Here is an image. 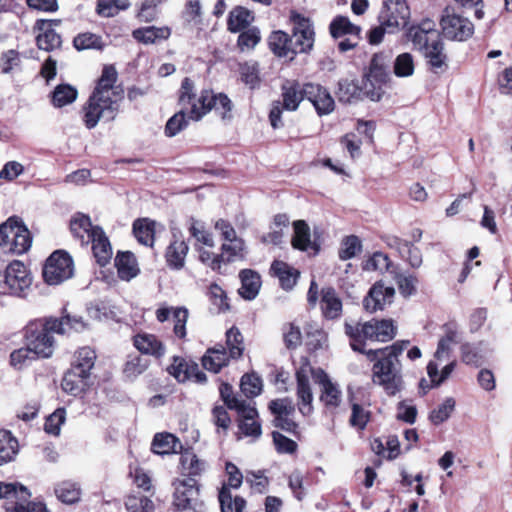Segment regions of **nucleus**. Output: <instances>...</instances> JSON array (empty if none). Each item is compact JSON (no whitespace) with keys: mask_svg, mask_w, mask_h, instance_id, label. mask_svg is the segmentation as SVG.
Returning a JSON list of instances; mask_svg holds the SVG:
<instances>
[{"mask_svg":"<svg viewBox=\"0 0 512 512\" xmlns=\"http://www.w3.org/2000/svg\"><path fill=\"white\" fill-rule=\"evenodd\" d=\"M88 324L81 316L65 314L60 318L49 317L30 321L24 328L26 352H45L55 348L52 333L60 335L83 332Z\"/></svg>","mask_w":512,"mask_h":512,"instance_id":"obj_1","label":"nucleus"},{"mask_svg":"<svg viewBox=\"0 0 512 512\" xmlns=\"http://www.w3.org/2000/svg\"><path fill=\"white\" fill-rule=\"evenodd\" d=\"M96 354L88 356L86 354L82 357L79 354L78 358L71 363V367L64 374L61 388L62 390L72 396H79L88 388V379L90 372L94 367Z\"/></svg>","mask_w":512,"mask_h":512,"instance_id":"obj_2","label":"nucleus"},{"mask_svg":"<svg viewBox=\"0 0 512 512\" xmlns=\"http://www.w3.org/2000/svg\"><path fill=\"white\" fill-rule=\"evenodd\" d=\"M211 91L202 90L196 93L194 82L186 77L179 90V103L187 111L190 120L199 121L210 112Z\"/></svg>","mask_w":512,"mask_h":512,"instance_id":"obj_3","label":"nucleus"},{"mask_svg":"<svg viewBox=\"0 0 512 512\" xmlns=\"http://www.w3.org/2000/svg\"><path fill=\"white\" fill-rule=\"evenodd\" d=\"M32 238L23 221L12 216L2 223V252L23 254L29 250Z\"/></svg>","mask_w":512,"mask_h":512,"instance_id":"obj_4","label":"nucleus"},{"mask_svg":"<svg viewBox=\"0 0 512 512\" xmlns=\"http://www.w3.org/2000/svg\"><path fill=\"white\" fill-rule=\"evenodd\" d=\"M121 100L109 96L92 93L83 108V121L88 129L94 128L99 121H112L119 111Z\"/></svg>","mask_w":512,"mask_h":512,"instance_id":"obj_5","label":"nucleus"},{"mask_svg":"<svg viewBox=\"0 0 512 512\" xmlns=\"http://www.w3.org/2000/svg\"><path fill=\"white\" fill-rule=\"evenodd\" d=\"M373 365V381L381 385L389 396L396 395L402 388L397 356L399 354H383Z\"/></svg>","mask_w":512,"mask_h":512,"instance_id":"obj_6","label":"nucleus"},{"mask_svg":"<svg viewBox=\"0 0 512 512\" xmlns=\"http://www.w3.org/2000/svg\"><path fill=\"white\" fill-rule=\"evenodd\" d=\"M390 56L384 53L375 54L371 60L369 70L365 74L364 89L369 98L379 101L384 93L383 86L389 80Z\"/></svg>","mask_w":512,"mask_h":512,"instance_id":"obj_7","label":"nucleus"},{"mask_svg":"<svg viewBox=\"0 0 512 512\" xmlns=\"http://www.w3.org/2000/svg\"><path fill=\"white\" fill-rule=\"evenodd\" d=\"M74 274L72 257L63 250L53 252L43 268L44 281L49 285H59L70 279Z\"/></svg>","mask_w":512,"mask_h":512,"instance_id":"obj_8","label":"nucleus"},{"mask_svg":"<svg viewBox=\"0 0 512 512\" xmlns=\"http://www.w3.org/2000/svg\"><path fill=\"white\" fill-rule=\"evenodd\" d=\"M32 284L28 268L19 260L11 262L5 269L2 293L23 298Z\"/></svg>","mask_w":512,"mask_h":512,"instance_id":"obj_9","label":"nucleus"},{"mask_svg":"<svg viewBox=\"0 0 512 512\" xmlns=\"http://www.w3.org/2000/svg\"><path fill=\"white\" fill-rule=\"evenodd\" d=\"M442 34L454 41H466L474 33V25L467 18L446 8L440 20Z\"/></svg>","mask_w":512,"mask_h":512,"instance_id":"obj_10","label":"nucleus"},{"mask_svg":"<svg viewBox=\"0 0 512 512\" xmlns=\"http://www.w3.org/2000/svg\"><path fill=\"white\" fill-rule=\"evenodd\" d=\"M410 18V9L405 0H387L379 13V22L386 26L388 33L404 28Z\"/></svg>","mask_w":512,"mask_h":512,"instance_id":"obj_11","label":"nucleus"},{"mask_svg":"<svg viewBox=\"0 0 512 512\" xmlns=\"http://www.w3.org/2000/svg\"><path fill=\"white\" fill-rule=\"evenodd\" d=\"M290 19L293 24L290 41L294 58L296 54L307 53L313 48L315 33L313 25L308 18L293 13Z\"/></svg>","mask_w":512,"mask_h":512,"instance_id":"obj_12","label":"nucleus"},{"mask_svg":"<svg viewBox=\"0 0 512 512\" xmlns=\"http://www.w3.org/2000/svg\"><path fill=\"white\" fill-rule=\"evenodd\" d=\"M167 370L180 383L194 381L204 384L207 382L206 374L199 369L198 364L183 356L174 355L173 362Z\"/></svg>","mask_w":512,"mask_h":512,"instance_id":"obj_13","label":"nucleus"},{"mask_svg":"<svg viewBox=\"0 0 512 512\" xmlns=\"http://www.w3.org/2000/svg\"><path fill=\"white\" fill-rule=\"evenodd\" d=\"M314 381L320 385V402L328 410H336L342 402V392L339 386L332 382L328 374L321 368L312 369Z\"/></svg>","mask_w":512,"mask_h":512,"instance_id":"obj_14","label":"nucleus"},{"mask_svg":"<svg viewBox=\"0 0 512 512\" xmlns=\"http://www.w3.org/2000/svg\"><path fill=\"white\" fill-rule=\"evenodd\" d=\"M173 504L178 510L194 508L199 496V485L194 478L176 480L174 483Z\"/></svg>","mask_w":512,"mask_h":512,"instance_id":"obj_15","label":"nucleus"},{"mask_svg":"<svg viewBox=\"0 0 512 512\" xmlns=\"http://www.w3.org/2000/svg\"><path fill=\"white\" fill-rule=\"evenodd\" d=\"M305 98L310 101L319 116L330 114L335 102L329 91L319 84L307 83L303 86Z\"/></svg>","mask_w":512,"mask_h":512,"instance_id":"obj_16","label":"nucleus"},{"mask_svg":"<svg viewBox=\"0 0 512 512\" xmlns=\"http://www.w3.org/2000/svg\"><path fill=\"white\" fill-rule=\"evenodd\" d=\"M394 296L395 289L393 287L385 286L382 282H376L364 298L363 304L368 312L374 313L390 305L394 300Z\"/></svg>","mask_w":512,"mask_h":512,"instance_id":"obj_17","label":"nucleus"},{"mask_svg":"<svg viewBox=\"0 0 512 512\" xmlns=\"http://www.w3.org/2000/svg\"><path fill=\"white\" fill-rule=\"evenodd\" d=\"M408 38L416 48L424 51L428 46L440 39V34L432 20H424L418 26H413L409 29Z\"/></svg>","mask_w":512,"mask_h":512,"instance_id":"obj_18","label":"nucleus"},{"mask_svg":"<svg viewBox=\"0 0 512 512\" xmlns=\"http://www.w3.org/2000/svg\"><path fill=\"white\" fill-rule=\"evenodd\" d=\"M375 319L365 323H345V333L350 338L351 347L355 352H363L361 349L362 342L365 340H375Z\"/></svg>","mask_w":512,"mask_h":512,"instance_id":"obj_19","label":"nucleus"},{"mask_svg":"<svg viewBox=\"0 0 512 512\" xmlns=\"http://www.w3.org/2000/svg\"><path fill=\"white\" fill-rule=\"evenodd\" d=\"M237 414L240 432L247 437L259 438L262 434V425L256 407L247 404L237 411Z\"/></svg>","mask_w":512,"mask_h":512,"instance_id":"obj_20","label":"nucleus"},{"mask_svg":"<svg viewBox=\"0 0 512 512\" xmlns=\"http://www.w3.org/2000/svg\"><path fill=\"white\" fill-rule=\"evenodd\" d=\"M37 31L36 42L41 50L52 51L61 45V37L52 27L48 20H37L34 26Z\"/></svg>","mask_w":512,"mask_h":512,"instance_id":"obj_21","label":"nucleus"},{"mask_svg":"<svg viewBox=\"0 0 512 512\" xmlns=\"http://www.w3.org/2000/svg\"><path fill=\"white\" fill-rule=\"evenodd\" d=\"M92 244L93 255L100 266H105L110 262L113 255L111 243L101 227H97L92 233Z\"/></svg>","mask_w":512,"mask_h":512,"instance_id":"obj_22","label":"nucleus"},{"mask_svg":"<svg viewBox=\"0 0 512 512\" xmlns=\"http://www.w3.org/2000/svg\"><path fill=\"white\" fill-rule=\"evenodd\" d=\"M297 391L299 411L304 416H308L313 411V394L310 387L309 377L303 370L296 372Z\"/></svg>","mask_w":512,"mask_h":512,"instance_id":"obj_23","label":"nucleus"},{"mask_svg":"<svg viewBox=\"0 0 512 512\" xmlns=\"http://www.w3.org/2000/svg\"><path fill=\"white\" fill-rule=\"evenodd\" d=\"M189 247L186 242L173 233V240L166 249L165 258L168 266L172 269L179 270L185 264V258Z\"/></svg>","mask_w":512,"mask_h":512,"instance_id":"obj_24","label":"nucleus"},{"mask_svg":"<svg viewBox=\"0 0 512 512\" xmlns=\"http://www.w3.org/2000/svg\"><path fill=\"white\" fill-rule=\"evenodd\" d=\"M98 226H93L89 216L77 213L70 220V231L75 239L80 241L81 245H88L92 239V232Z\"/></svg>","mask_w":512,"mask_h":512,"instance_id":"obj_25","label":"nucleus"},{"mask_svg":"<svg viewBox=\"0 0 512 512\" xmlns=\"http://www.w3.org/2000/svg\"><path fill=\"white\" fill-rule=\"evenodd\" d=\"M117 71L113 66H105L94 93L122 100V90L115 86Z\"/></svg>","mask_w":512,"mask_h":512,"instance_id":"obj_26","label":"nucleus"},{"mask_svg":"<svg viewBox=\"0 0 512 512\" xmlns=\"http://www.w3.org/2000/svg\"><path fill=\"white\" fill-rule=\"evenodd\" d=\"M182 449L180 440L169 432L156 433L151 443V451L162 456L178 453Z\"/></svg>","mask_w":512,"mask_h":512,"instance_id":"obj_27","label":"nucleus"},{"mask_svg":"<svg viewBox=\"0 0 512 512\" xmlns=\"http://www.w3.org/2000/svg\"><path fill=\"white\" fill-rule=\"evenodd\" d=\"M31 498L29 489L19 482H2V499L5 501L4 508L16 506L17 503H25Z\"/></svg>","mask_w":512,"mask_h":512,"instance_id":"obj_28","label":"nucleus"},{"mask_svg":"<svg viewBox=\"0 0 512 512\" xmlns=\"http://www.w3.org/2000/svg\"><path fill=\"white\" fill-rule=\"evenodd\" d=\"M179 464L182 474L188 478L200 476L206 469V462L199 459L191 448L180 451Z\"/></svg>","mask_w":512,"mask_h":512,"instance_id":"obj_29","label":"nucleus"},{"mask_svg":"<svg viewBox=\"0 0 512 512\" xmlns=\"http://www.w3.org/2000/svg\"><path fill=\"white\" fill-rule=\"evenodd\" d=\"M241 280V287L238 292L239 295L245 300H253L259 294L261 288L260 275L251 269H244L239 274Z\"/></svg>","mask_w":512,"mask_h":512,"instance_id":"obj_30","label":"nucleus"},{"mask_svg":"<svg viewBox=\"0 0 512 512\" xmlns=\"http://www.w3.org/2000/svg\"><path fill=\"white\" fill-rule=\"evenodd\" d=\"M115 266L119 278L124 281H130L140 272L137 260L131 252H119L115 257Z\"/></svg>","mask_w":512,"mask_h":512,"instance_id":"obj_31","label":"nucleus"},{"mask_svg":"<svg viewBox=\"0 0 512 512\" xmlns=\"http://www.w3.org/2000/svg\"><path fill=\"white\" fill-rule=\"evenodd\" d=\"M171 34L168 27L148 26L138 28L132 32V36L138 42L143 44H155L159 41L166 40Z\"/></svg>","mask_w":512,"mask_h":512,"instance_id":"obj_32","label":"nucleus"},{"mask_svg":"<svg viewBox=\"0 0 512 512\" xmlns=\"http://www.w3.org/2000/svg\"><path fill=\"white\" fill-rule=\"evenodd\" d=\"M321 310L326 319H337L342 313V302L332 288L322 290Z\"/></svg>","mask_w":512,"mask_h":512,"instance_id":"obj_33","label":"nucleus"},{"mask_svg":"<svg viewBox=\"0 0 512 512\" xmlns=\"http://www.w3.org/2000/svg\"><path fill=\"white\" fill-rule=\"evenodd\" d=\"M269 47L271 51L278 57L293 59V50L291 46L290 36L283 31H274L269 36Z\"/></svg>","mask_w":512,"mask_h":512,"instance_id":"obj_34","label":"nucleus"},{"mask_svg":"<svg viewBox=\"0 0 512 512\" xmlns=\"http://www.w3.org/2000/svg\"><path fill=\"white\" fill-rule=\"evenodd\" d=\"M431 69L438 73L443 71L446 67L447 56L444 53V46L441 38L437 42L432 43L428 48L422 51Z\"/></svg>","mask_w":512,"mask_h":512,"instance_id":"obj_35","label":"nucleus"},{"mask_svg":"<svg viewBox=\"0 0 512 512\" xmlns=\"http://www.w3.org/2000/svg\"><path fill=\"white\" fill-rule=\"evenodd\" d=\"M221 512H244L246 500L241 496H232L228 486H222L218 493Z\"/></svg>","mask_w":512,"mask_h":512,"instance_id":"obj_36","label":"nucleus"},{"mask_svg":"<svg viewBox=\"0 0 512 512\" xmlns=\"http://www.w3.org/2000/svg\"><path fill=\"white\" fill-rule=\"evenodd\" d=\"M271 271L279 279L282 288L289 290L296 284L298 271L283 261H274Z\"/></svg>","mask_w":512,"mask_h":512,"instance_id":"obj_37","label":"nucleus"},{"mask_svg":"<svg viewBox=\"0 0 512 512\" xmlns=\"http://www.w3.org/2000/svg\"><path fill=\"white\" fill-rule=\"evenodd\" d=\"M157 223L149 219H139L133 224V233L139 243L152 246L156 233Z\"/></svg>","mask_w":512,"mask_h":512,"instance_id":"obj_38","label":"nucleus"},{"mask_svg":"<svg viewBox=\"0 0 512 512\" xmlns=\"http://www.w3.org/2000/svg\"><path fill=\"white\" fill-rule=\"evenodd\" d=\"M283 102H281L284 109L288 111H295L300 102L305 98L303 88L298 84L284 85L282 88Z\"/></svg>","mask_w":512,"mask_h":512,"instance_id":"obj_39","label":"nucleus"},{"mask_svg":"<svg viewBox=\"0 0 512 512\" xmlns=\"http://www.w3.org/2000/svg\"><path fill=\"white\" fill-rule=\"evenodd\" d=\"M330 33L334 38L345 35L357 38L360 33V27L351 23L347 17L338 16L330 24Z\"/></svg>","mask_w":512,"mask_h":512,"instance_id":"obj_40","label":"nucleus"},{"mask_svg":"<svg viewBox=\"0 0 512 512\" xmlns=\"http://www.w3.org/2000/svg\"><path fill=\"white\" fill-rule=\"evenodd\" d=\"M306 344L313 352L327 349L328 337L326 332L317 325H308L306 328Z\"/></svg>","mask_w":512,"mask_h":512,"instance_id":"obj_41","label":"nucleus"},{"mask_svg":"<svg viewBox=\"0 0 512 512\" xmlns=\"http://www.w3.org/2000/svg\"><path fill=\"white\" fill-rule=\"evenodd\" d=\"M73 45L76 50L83 51L88 49L103 50L105 43L102 37L98 34L91 32H84L78 34L73 39Z\"/></svg>","mask_w":512,"mask_h":512,"instance_id":"obj_42","label":"nucleus"},{"mask_svg":"<svg viewBox=\"0 0 512 512\" xmlns=\"http://www.w3.org/2000/svg\"><path fill=\"white\" fill-rule=\"evenodd\" d=\"M253 20L251 12L243 7L234 8L228 19V29L231 32H238L245 29Z\"/></svg>","mask_w":512,"mask_h":512,"instance_id":"obj_43","label":"nucleus"},{"mask_svg":"<svg viewBox=\"0 0 512 512\" xmlns=\"http://www.w3.org/2000/svg\"><path fill=\"white\" fill-rule=\"evenodd\" d=\"M239 73L242 82L250 89H255L260 85L259 66L255 61L245 62L239 65Z\"/></svg>","mask_w":512,"mask_h":512,"instance_id":"obj_44","label":"nucleus"},{"mask_svg":"<svg viewBox=\"0 0 512 512\" xmlns=\"http://www.w3.org/2000/svg\"><path fill=\"white\" fill-rule=\"evenodd\" d=\"M294 237L292 239V246L295 249L305 251L311 244L310 229L304 220H297L293 223Z\"/></svg>","mask_w":512,"mask_h":512,"instance_id":"obj_45","label":"nucleus"},{"mask_svg":"<svg viewBox=\"0 0 512 512\" xmlns=\"http://www.w3.org/2000/svg\"><path fill=\"white\" fill-rule=\"evenodd\" d=\"M77 90L68 84L58 85L52 93V103L55 107H63L74 102Z\"/></svg>","mask_w":512,"mask_h":512,"instance_id":"obj_46","label":"nucleus"},{"mask_svg":"<svg viewBox=\"0 0 512 512\" xmlns=\"http://www.w3.org/2000/svg\"><path fill=\"white\" fill-rule=\"evenodd\" d=\"M223 262H233L244 257L245 243L243 239L225 241L221 246Z\"/></svg>","mask_w":512,"mask_h":512,"instance_id":"obj_47","label":"nucleus"},{"mask_svg":"<svg viewBox=\"0 0 512 512\" xmlns=\"http://www.w3.org/2000/svg\"><path fill=\"white\" fill-rule=\"evenodd\" d=\"M455 409V400L452 397L446 398L443 403L438 405L429 413L430 422L438 426L445 422Z\"/></svg>","mask_w":512,"mask_h":512,"instance_id":"obj_48","label":"nucleus"},{"mask_svg":"<svg viewBox=\"0 0 512 512\" xmlns=\"http://www.w3.org/2000/svg\"><path fill=\"white\" fill-rule=\"evenodd\" d=\"M66 421V409L64 407L57 408L53 413L48 415L44 423V431L53 436H59L61 426Z\"/></svg>","mask_w":512,"mask_h":512,"instance_id":"obj_49","label":"nucleus"},{"mask_svg":"<svg viewBox=\"0 0 512 512\" xmlns=\"http://www.w3.org/2000/svg\"><path fill=\"white\" fill-rule=\"evenodd\" d=\"M129 6V0H98L96 10L102 17H113Z\"/></svg>","mask_w":512,"mask_h":512,"instance_id":"obj_50","label":"nucleus"},{"mask_svg":"<svg viewBox=\"0 0 512 512\" xmlns=\"http://www.w3.org/2000/svg\"><path fill=\"white\" fill-rule=\"evenodd\" d=\"M222 355L226 356L227 354H222ZM228 355H229V357H220L219 354H217L216 357H212L210 354H203V356L201 358V364L205 370L213 372V373H219L223 367L228 365L230 358L238 359L243 354H228Z\"/></svg>","mask_w":512,"mask_h":512,"instance_id":"obj_51","label":"nucleus"},{"mask_svg":"<svg viewBox=\"0 0 512 512\" xmlns=\"http://www.w3.org/2000/svg\"><path fill=\"white\" fill-rule=\"evenodd\" d=\"M219 393L225 406L230 410L239 411L247 405L245 400H240L234 394L233 386L227 382H222L219 386Z\"/></svg>","mask_w":512,"mask_h":512,"instance_id":"obj_52","label":"nucleus"},{"mask_svg":"<svg viewBox=\"0 0 512 512\" xmlns=\"http://www.w3.org/2000/svg\"><path fill=\"white\" fill-rule=\"evenodd\" d=\"M19 451L18 440L9 430L2 429V463L14 460Z\"/></svg>","mask_w":512,"mask_h":512,"instance_id":"obj_53","label":"nucleus"},{"mask_svg":"<svg viewBox=\"0 0 512 512\" xmlns=\"http://www.w3.org/2000/svg\"><path fill=\"white\" fill-rule=\"evenodd\" d=\"M398 243V249L403 258H405L413 268H418L422 264V254L419 248L410 242H401L394 239Z\"/></svg>","mask_w":512,"mask_h":512,"instance_id":"obj_54","label":"nucleus"},{"mask_svg":"<svg viewBox=\"0 0 512 512\" xmlns=\"http://www.w3.org/2000/svg\"><path fill=\"white\" fill-rule=\"evenodd\" d=\"M57 498L65 504H74L80 500L81 490L70 482L61 483L56 489Z\"/></svg>","mask_w":512,"mask_h":512,"instance_id":"obj_55","label":"nucleus"},{"mask_svg":"<svg viewBox=\"0 0 512 512\" xmlns=\"http://www.w3.org/2000/svg\"><path fill=\"white\" fill-rule=\"evenodd\" d=\"M371 420V411L365 410L362 405L353 403L349 424L359 431H363Z\"/></svg>","mask_w":512,"mask_h":512,"instance_id":"obj_56","label":"nucleus"},{"mask_svg":"<svg viewBox=\"0 0 512 512\" xmlns=\"http://www.w3.org/2000/svg\"><path fill=\"white\" fill-rule=\"evenodd\" d=\"M271 437L275 450L279 454H295L298 450V444L296 441L288 438L279 431H272Z\"/></svg>","mask_w":512,"mask_h":512,"instance_id":"obj_57","label":"nucleus"},{"mask_svg":"<svg viewBox=\"0 0 512 512\" xmlns=\"http://www.w3.org/2000/svg\"><path fill=\"white\" fill-rule=\"evenodd\" d=\"M211 100L210 102V111L214 108L218 111L222 117V119H231V111H232V102L226 94L219 93L214 94L211 91Z\"/></svg>","mask_w":512,"mask_h":512,"instance_id":"obj_58","label":"nucleus"},{"mask_svg":"<svg viewBox=\"0 0 512 512\" xmlns=\"http://www.w3.org/2000/svg\"><path fill=\"white\" fill-rule=\"evenodd\" d=\"M240 389L248 398L258 396L262 391V380L254 373H247L241 378Z\"/></svg>","mask_w":512,"mask_h":512,"instance_id":"obj_59","label":"nucleus"},{"mask_svg":"<svg viewBox=\"0 0 512 512\" xmlns=\"http://www.w3.org/2000/svg\"><path fill=\"white\" fill-rule=\"evenodd\" d=\"M134 346L139 352H160L161 342L155 335L138 334L134 337Z\"/></svg>","mask_w":512,"mask_h":512,"instance_id":"obj_60","label":"nucleus"},{"mask_svg":"<svg viewBox=\"0 0 512 512\" xmlns=\"http://www.w3.org/2000/svg\"><path fill=\"white\" fill-rule=\"evenodd\" d=\"M394 73L397 77H409L414 73V61L411 54L402 53L396 57Z\"/></svg>","mask_w":512,"mask_h":512,"instance_id":"obj_61","label":"nucleus"},{"mask_svg":"<svg viewBox=\"0 0 512 512\" xmlns=\"http://www.w3.org/2000/svg\"><path fill=\"white\" fill-rule=\"evenodd\" d=\"M208 296L212 304L219 312H226L230 309L225 291L216 283L210 285Z\"/></svg>","mask_w":512,"mask_h":512,"instance_id":"obj_62","label":"nucleus"},{"mask_svg":"<svg viewBox=\"0 0 512 512\" xmlns=\"http://www.w3.org/2000/svg\"><path fill=\"white\" fill-rule=\"evenodd\" d=\"M128 512H153V502L145 496H129L125 502Z\"/></svg>","mask_w":512,"mask_h":512,"instance_id":"obj_63","label":"nucleus"},{"mask_svg":"<svg viewBox=\"0 0 512 512\" xmlns=\"http://www.w3.org/2000/svg\"><path fill=\"white\" fill-rule=\"evenodd\" d=\"M189 118L186 117V112L182 109L173 115L166 123L165 133L167 136H175L188 125Z\"/></svg>","mask_w":512,"mask_h":512,"instance_id":"obj_64","label":"nucleus"}]
</instances>
